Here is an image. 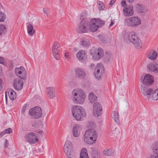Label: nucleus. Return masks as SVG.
Returning a JSON list of instances; mask_svg holds the SVG:
<instances>
[{
  "label": "nucleus",
  "mask_w": 158,
  "mask_h": 158,
  "mask_svg": "<svg viewBox=\"0 0 158 158\" xmlns=\"http://www.w3.org/2000/svg\"><path fill=\"white\" fill-rule=\"evenodd\" d=\"M124 38L125 40L132 43L136 48L139 49L142 47L141 41L135 31L130 32L124 36Z\"/></svg>",
  "instance_id": "1"
},
{
  "label": "nucleus",
  "mask_w": 158,
  "mask_h": 158,
  "mask_svg": "<svg viewBox=\"0 0 158 158\" xmlns=\"http://www.w3.org/2000/svg\"><path fill=\"white\" fill-rule=\"evenodd\" d=\"M76 29L79 33L87 32L89 30V20H81L78 24Z\"/></svg>",
  "instance_id": "7"
},
{
  "label": "nucleus",
  "mask_w": 158,
  "mask_h": 158,
  "mask_svg": "<svg viewBox=\"0 0 158 158\" xmlns=\"http://www.w3.org/2000/svg\"><path fill=\"white\" fill-rule=\"evenodd\" d=\"M141 80L143 84L149 85L152 84L154 82L153 77L149 74H147L144 77H141Z\"/></svg>",
  "instance_id": "15"
},
{
  "label": "nucleus",
  "mask_w": 158,
  "mask_h": 158,
  "mask_svg": "<svg viewBox=\"0 0 158 158\" xmlns=\"http://www.w3.org/2000/svg\"><path fill=\"white\" fill-rule=\"evenodd\" d=\"M104 66L102 63H98L96 66L95 71L94 74L95 77L99 79L101 77V75L104 73Z\"/></svg>",
  "instance_id": "13"
},
{
  "label": "nucleus",
  "mask_w": 158,
  "mask_h": 158,
  "mask_svg": "<svg viewBox=\"0 0 158 158\" xmlns=\"http://www.w3.org/2000/svg\"><path fill=\"white\" fill-rule=\"evenodd\" d=\"M16 97V92L13 90H10V100H13Z\"/></svg>",
  "instance_id": "37"
},
{
  "label": "nucleus",
  "mask_w": 158,
  "mask_h": 158,
  "mask_svg": "<svg viewBox=\"0 0 158 158\" xmlns=\"http://www.w3.org/2000/svg\"><path fill=\"white\" fill-rule=\"evenodd\" d=\"M91 154L94 158H97L98 156V151L95 148L91 149Z\"/></svg>",
  "instance_id": "35"
},
{
  "label": "nucleus",
  "mask_w": 158,
  "mask_h": 158,
  "mask_svg": "<svg viewBox=\"0 0 158 158\" xmlns=\"http://www.w3.org/2000/svg\"><path fill=\"white\" fill-rule=\"evenodd\" d=\"M46 91L48 95V97L50 99H52L56 97L55 91L54 87H50L47 88Z\"/></svg>",
  "instance_id": "25"
},
{
  "label": "nucleus",
  "mask_w": 158,
  "mask_h": 158,
  "mask_svg": "<svg viewBox=\"0 0 158 158\" xmlns=\"http://www.w3.org/2000/svg\"><path fill=\"white\" fill-rule=\"evenodd\" d=\"M29 113L30 115L33 118L36 119L41 117L43 114L41 108L38 106L30 109Z\"/></svg>",
  "instance_id": "10"
},
{
  "label": "nucleus",
  "mask_w": 158,
  "mask_h": 158,
  "mask_svg": "<svg viewBox=\"0 0 158 158\" xmlns=\"http://www.w3.org/2000/svg\"><path fill=\"white\" fill-rule=\"evenodd\" d=\"M27 104H25L24 105L23 107L21 112L23 114H24L25 111L27 110Z\"/></svg>",
  "instance_id": "45"
},
{
  "label": "nucleus",
  "mask_w": 158,
  "mask_h": 158,
  "mask_svg": "<svg viewBox=\"0 0 158 158\" xmlns=\"http://www.w3.org/2000/svg\"><path fill=\"white\" fill-rule=\"evenodd\" d=\"M89 124L90 126L92 128L94 127H95V124L93 122H89Z\"/></svg>",
  "instance_id": "47"
},
{
  "label": "nucleus",
  "mask_w": 158,
  "mask_h": 158,
  "mask_svg": "<svg viewBox=\"0 0 158 158\" xmlns=\"http://www.w3.org/2000/svg\"><path fill=\"white\" fill-rule=\"evenodd\" d=\"M90 53L92 55L93 59L95 60H99L103 55L102 50L100 48H98V49L95 48H92L90 51Z\"/></svg>",
  "instance_id": "8"
},
{
  "label": "nucleus",
  "mask_w": 158,
  "mask_h": 158,
  "mask_svg": "<svg viewBox=\"0 0 158 158\" xmlns=\"http://www.w3.org/2000/svg\"><path fill=\"white\" fill-rule=\"evenodd\" d=\"M114 24V21H113L111 20V23H110V25L109 26V27H110L112 26Z\"/></svg>",
  "instance_id": "53"
},
{
  "label": "nucleus",
  "mask_w": 158,
  "mask_h": 158,
  "mask_svg": "<svg viewBox=\"0 0 158 158\" xmlns=\"http://www.w3.org/2000/svg\"><path fill=\"white\" fill-rule=\"evenodd\" d=\"M6 18V15L0 11V22H3Z\"/></svg>",
  "instance_id": "41"
},
{
  "label": "nucleus",
  "mask_w": 158,
  "mask_h": 158,
  "mask_svg": "<svg viewBox=\"0 0 158 158\" xmlns=\"http://www.w3.org/2000/svg\"><path fill=\"white\" fill-rule=\"evenodd\" d=\"M87 16V14L85 12H83L81 13L80 15V19L81 20H88L86 19V17Z\"/></svg>",
  "instance_id": "39"
},
{
  "label": "nucleus",
  "mask_w": 158,
  "mask_h": 158,
  "mask_svg": "<svg viewBox=\"0 0 158 158\" xmlns=\"http://www.w3.org/2000/svg\"><path fill=\"white\" fill-rule=\"evenodd\" d=\"M86 52L84 50H80L76 54V56L78 59L82 61L87 59Z\"/></svg>",
  "instance_id": "19"
},
{
  "label": "nucleus",
  "mask_w": 158,
  "mask_h": 158,
  "mask_svg": "<svg viewBox=\"0 0 158 158\" xmlns=\"http://www.w3.org/2000/svg\"><path fill=\"white\" fill-rule=\"evenodd\" d=\"M105 40H105V38H104V37L103 38V39H101V41L102 42H103V43H104V42H105Z\"/></svg>",
  "instance_id": "54"
},
{
  "label": "nucleus",
  "mask_w": 158,
  "mask_h": 158,
  "mask_svg": "<svg viewBox=\"0 0 158 158\" xmlns=\"http://www.w3.org/2000/svg\"><path fill=\"white\" fill-rule=\"evenodd\" d=\"M126 3L125 0H123L121 2V5L122 6H124L126 5Z\"/></svg>",
  "instance_id": "50"
},
{
  "label": "nucleus",
  "mask_w": 158,
  "mask_h": 158,
  "mask_svg": "<svg viewBox=\"0 0 158 158\" xmlns=\"http://www.w3.org/2000/svg\"><path fill=\"white\" fill-rule=\"evenodd\" d=\"M102 111V107L101 104L98 102H95L93 105V115L95 117H98L101 115Z\"/></svg>",
  "instance_id": "12"
},
{
  "label": "nucleus",
  "mask_w": 158,
  "mask_h": 158,
  "mask_svg": "<svg viewBox=\"0 0 158 158\" xmlns=\"http://www.w3.org/2000/svg\"><path fill=\"white\" fill-rule=\"evenodd\" d=\"M26 140L31 144H35L39 141L38 135L36 133L30 132L24 136Z\"/></svg>",
  "instance_id": "9"
},
{
  "label": "nucleus",
  "mask_w": 158,
  "mask_h": 158,
  "mask_svg": "<svg viewBox=\"0 0 158 158\" xmlns=\"http://www.w3.org/2000/svg\"><path fill=\"white\" fill-rule=\"evenodd\" d=\"M15 72L16 75L20 78L23 80L27 79V72L23 66L19 68H16L15 69Z\"/></svg>",
  "instance_id": "11"
},
{
  "label": "nucleus",
  "mask_w": 158,
  "mask_h": 158,
  "mask_svg": "<svg viewBox=\"0 0 158 158\" xmlns=\"http://www.w3.org/2000/svg\"><path fill=\"white\" fill-rule=\"evenodd\" d=\"M152 99L154 100L158 99V89L155 90L152 94Z\"/></svg>",
  "instance_id": "34"
},
{
  "label": "nucleus",
  "mask_w": 158,
  "mask_h": 158,
  "mask_svg": "<svg viewBox=\"0 0 158 158\" xmlns=\"http://www.w3.org/2000/svg\"><path fill=\"white\" fill-rule=\"evenodd\" d=\"M91 66V67H93V68H94V64H92L90 65Z\"/></svg>",
  "instance_id": "55"
},
{
  "label": "nucleus",
  "mask_w": 158,
  "mask_h": 158,
  "mask_svg": "<svg viewBox=\"0 0 158 158\" xmlns=\"http://www.w3.org/2000/svg\"><path fill=\"white\" fill-rule=\"evenodd\" d=\"M72 94L73 97V100L75 103L81 104L84 103L86 96L82 90L78 89H74Z\"/></svg>",
  "instance_id": "2"
},
{
  "label": "nucleus",
  "mask_w": 158,
  "mask_h": 158,
  "mask_svg": "<svg viewBox=\"0 0 158 158\" xmlns=\"http://www.w3.org/2000/svg\"><path fill=\"white\" fill-rule=\"evenodd\" d=\"M5 93V98H6V104H7V92H6Z\"/></svg>",
  "instance_id": "51"
},
{
  "label": "nucleus",
  "mask_w": 158,
  "mask_h": 158,
  "mask_svg": "<svg viewBox=\"0 0 158 158\" xmlns=\"http://www.w3.org/2000/svg\"><path fill=\"white\" fill-rule=\"evenodd\" d=\"M72 112L73 116L77 121L81 120L86 116L84 110L80 106H73Z\"/></svg>",
  "instance_id": "3"
},
{
  "label": "nucleus",
  "mask_w": 158,
  "mask_h": 158,
  "mask_svg": "<svg viewBox=\"0 0 158 158\" xmlns=\"http://www.w3.org/2000/svg\"><path fill=\"white\" fill-rule=\"evenodd\" d=\"M26 27L28 34L30 36H33L35 33V31L33 29V23L29 22L27 23Z\"/></svg>",
  "instance_id": "26"
},
{
  "label": "nucleus",
  "mask_w": 158,
  "mask_h": 158,
  "mask_svg": "<svg viewBox=\"0 0 158 158\" xmlns=\"http://www.w3.org/2000/svg\"><path fill=\"white\" fill-rule=\"evenodd\" d=\"M43 125L41 123H38L37 122H34L32 124V126L35 128H39L41 127H43Z\"/></svg>",
  "instance_id": "38"
},
{
  "label": "nucleus",
  "mask_w": 158,
  "mask_h": 158,
  "mask_svg": "<svg viewBox=\"0 0 158 158\" xmlns=\"http://www.w3.org/2000/svg\"><path fill=\"white\" fill-rule=\"evenodd\" d=\"M124 15L127 16H132L134 13L133 7L131 5H130L127 7H124L123 9Z\"/></svg>",
  "instance_id": "22"
},
{
  "label": "nucleus",
  "mask_w": 158,
  "mask_h": 158,
  "mask_svg": "<svg viewBox=\"0 0 158 158\" xmlns=\"http://www.w3.org/2000/svg\"><path fill=\"white\" fill-rule=\"evenodd\" d=\"M6 31V26L3 24H0V35L5 33Z\"/></svg>",
  "instance_id": "36"
},
{
  "label": "nucleus",
  "mask_w": 158,
  "mask_h": 158,
  "mask_svg": "<svg viewBox=\"0 0 158 158\" xmlns=\"http://www.w3.org/2000/svg\"><path fill=\"white\" fill-rule=\"evenodd\" d=\"M97 137L96 131L90 129L86 131L84 136V141L86 144H91L96 141Z\"/></svg>",
  "instance_id": "4"
},
{
  "label": "nucleus",
  "mask_w": 158,
  "mask_h": 158,
  "mask_svg": "<svg viewBox=\"0 0 158 158\" xmlns=\"http://www.w3.org/2000/svg\"><path fill=\"white\" fill-rule=\"evenodd\" d=\"M147 69L149 72L158 73V64L151 63L147 65Z\"/></svg>",
  "instance_id": "20"
},
{
  "label": "nucleus",
  "mask_w": 158,
  "mask_h": 158,
  "mask_svg": "<svg viewBox=\"0 0 158 158\" xmlns=\"http://www.w3.org/2000/svg\"><path fill=\"white\" fill-rule=\"evenodd\" d=\"M59 43L57 42H54L52 46V54L54 57L57 60L59 59V55L57 49L60 48Z\"/></svg>",
  "instance_id": "18"
},
{
  "label": "nucleus",
  "mask_w": 158,
  "mask_h": 158,
  "mask_svg": "<svg viewBox=\"0 0 158 158\" xmlns=\"http://www.w3.org/2000/svg\"><path fill=\"white\" fill-rule=\"evenodd\" d=\"M90 44V42L89 40L86 38H83L81 39L80 44L83 47H88Z\"/></svg>",
  "instance_id": "28"
},
{
  "label": "nucleus",
  "mask_w": 158,
  "mask_h": 158,
  "mask_svg": "<svg viewBox=\"0 0 158 158\" xmlns=\"http://www.w3.org/2000/svg\"><path fill=\"white\" fill-rule=\"evenodd\" d=\"M104 24L103 20L99 19H93L89 21V30L92 32L97 31L99 27H102Z\"/></svg>",
  "instance_id": "6"
},
{
  "label": "nucleus",
  "mask_w": 158,
  "mask_h": 158,
  "mask_svg": "<svg viewBox=\"0 0 158 158\" xmlns=\"http://www.w3.org/2000/svg\"><path fill=\"white\" fill-rule=\"evenodd\" d=\"M10 133H12V130L10 128Z\"/></svg>",
  "instance_id": "59"
},
{
  "label": "nucleus",
  "mask_w": 158,
  "mask_h": 158,
  "mask_svg": "<svg viewBox=\"0 0 158 158\" xmlns=\"http://www.w3.org/2000/svg\"><path fill=\"white\" fill-rule=\"evenodd\" d=\"M43 11L45 14L48 15V9L46 8H44L43 9Z\"/></svg>",
  "instance_id": "48"
},
{
  "label": "nucleus",
  "mask_w": 158,
  "mask_h": 158,
  "mask_svg": "<svg viewBox=\"0 0 158 158\" xmlns=\"http://www.w3.org/2000/svg\"><path fill=\"white\" fill-rule=\"evenodd\" d=\"M13 64L12 63L10 64V67H11L12 68H13Z\"/></svg>",
  "instance_id": "56"
},
{
  "label": "nucleus",
  "mask_w": 158,
  "mask_h": 158,
  "mask_svg": "<svg viewBox=\"0 0 158 158\" xmlns=\"http://www.w3.org/2000/svg\"><path fill=\"white\" fill-rule=\"evenodd\" d=\"M0 63L4 65H6L7 64L4 58L1 56H0Z\"/></svg>",
  "instance_id": "43"
},
{
  "label": "nucleus",
  "mask_w": 158,
  "mask_h": 158,
  "mask_svg": "<svg viewBox=\"0 0 158 158\" xmlns=\"http://www.w3.org/2000/svg\"><path fill=\"white\" fill-rule=\"evenodd\" d=\"M97 97L92 93H90L89 95V99L91 103L94 102L96 100Z\"/></svg>",
  "instance_id": "33"
},
{
  "label": "nucleus",
  "mask_w": 158,
  "mask_h": 158,
  "mask_svg": "<svg viewBox=\"0 0 158 158\" xmlns=\"http://www.w3.org/2000/svg\"><path fill=\"white\" fill-rule=\"evenodd\" d=\"M135 9L138 13H144L147 11L146 8L141 4H137L135 6Z\"/></svg>",
  "instance_id": "27"
},
{
  "label": "nucleus",
  "mask_w": 158,
  "mask_h": 158,
  "mask_svg": "<svg viewBox=\"0 0 158 158\" xmlns=\"http://www.w3.org/2000/svg\"><path fill=\"white\" fill-rule=\"evenodd\" d=\"M141 23V20L137 16H132L126 18L124 20V24L126 26L133 27H136Z\"/></svg>",
  "instance_id": "5"
},
{
  "label": "nucleus",
  "mask_w": 158,
  "mask_h": 158,
  "mask_svg": "<svg viewBox=\"0 0 158 158\" xmlns=\"http://www.w3.org/2000/svg\"><path fill=\"white\" fill-rule=\"evenodd\" d=\"M35 132L40 135H42L44 133L42 130H38L37 129L35 130Z\"/></svg>",
  "instance_id": "46"
},
{
  "label": "nucleus",
  "mask_w": 158,
  "mask_h": 158,
  "mask_svg": "<svg viewBox=\"0 0 158 158\" xmlns=\"http://www.w3.org/2000/svg\"><path fill=\"white\" fill-rule=\"evenodd\" d=\"M72 144L69 140L67 141L64 147V150L67 156H70L71 154V149Z\"/></svg>",
  "instance_id": "17"
},
{
  "label": "nucleus",
  "mask_w": 158,
  "mask_h": 158,
  "mask_svg": "<svg viewBox=\"0 0 158 158\" xmlns=\"http://www.w3.org/2000/svg\"><path fill=\"white\" fill-rule=\"evenodd\" d=\"M87 151V150L86 148H82L81 149L79 158H89Z\"/></svg>",
  "instance_id": "31"
},
{
  "label": "nucleus",
  "mask_w": 158,
  "mask_h": 158,
  "mask_svg": "<svg viewBox=\"0 0 158 158\" xmlns=\"http://www.w3.org/2000/svg\"><path fill=\"white\" fill-rule=\"evenodd\" d=\"M103 153L106 156H112L114 154V151L112 149H106L103 151Z\"/></svg>",
  "instance_id": "30"
},
{
  "label": "nucleus",
  "mask_w": 158,
  "mask_h": 158,
  "mask_svg": "<svg viewBox=\"0 0 158 158\" xmlns=\"http://www.w3.org/2000/svg\"><path fill=\"white\" fill-rule=\"evenodd\" d=\"M10 133V128H9L6 130L0 133V137H1L4 135L6 134H8Z\"/></svg>",
  "instance_id": "40"
},
{
  "label": "nucleus",
  "mask_w": 158,
  "mask_h": 158,
  "mask_svg": "<svg viewBox=\"0 0 158 158\" xmlns=\"http://www.w3.org/2000/svg\"><path fill=\"white\" fill-rule=\"evenodd\" d=\"M75 74L76 77L80 79L84 78L86 75L84 71L80 68L75 69Z\"/></svg>",
  "instance_id": "21"
},
{
  "label": "nucleus",
  "mask_w": 158,
  "mask_h": 158,
  "mask_svg": "<svg viewBox=\"0 0 158 158\" xmlns=\"http://www.w3.org/2000/svg\"><path fill=\"white\" fill-rule=\"evenodd\" d=\"M157 56V52L155 51H152L149 53L147 55L148 57L152 60H155L156 59Z\"/></svg>",
  "instance_id": "29"
},
{
  "label": "nucleus",
  "mask_w": 158,
  "mask_h": 158,
  "mask_svg": "<svg viewBox=\"0 0 158 158\" xmlns=\"http://www.w3.org/2000/svg\"><path fill=\"white\" fill-rule=\"evenodd\" d=\"M98 8L100 10H103L105 8V6L102 2H100L98 4Z\"/></svg>",
  "instance_id": "42"
},
{
  "label": "nucleus",
  "mask_w": 158,
  "mask_h": 158,
  "mask_svg": "<svg viewBox=\"0 0 158 158\" xmlns=\"http://www.w3.org/2000/svg\"><path fill=\"white\" fill-rule=\"evenodd\" d=\"M115 1L114 0H111L110 3V5H113L115 3Z\"/></svg>",
  "instance_id": "52"
},
{
  "label": "nucleus",
  "mask_w": 158,
  "mask_h": 158,
  "mask_svg": "<svg viewBox=\"0 0 158 158\" xmlns=\"http://www.w3.org/2000/svg\"><path fill=\"white\" fill-rule=\"evenodd\" d=\"M23 81L18 78L14 79L12 83L14 88L18 91L20 90L23 89Z\"/></svg>",
  "instance_id": "16"
},
{
  "label": "nucleus",
  "mask_w": 158,
  "mask_h": 158,
  "mask_svg": "<svg viewBox=\"0 0 158 158\" xmlns=\"http://www.w3.org/2000/svg\"><path fill=\"white\" fill-rule=\"evenodd\" d=\"M68 158H71L70 156H67Z\"/></svg>",
  "instance_id": "57"
},
{
  "label": "nucleus",
  "mask_w": 158,
  "mask_h": 158,
  "mask_svg": "<svg viewBox=\"0 0 158 158\" xmlns=\"http://www.w3.org/2000/svg\"><path fill=\"white\" fill-rule=\"evenodd\" d=\"M152 148L154 154L151 156V158H158V142H154Z\"/></svg>",
  "instance_id": "23"
},
{
  "label": "nucleus",
  "mask_w": 158,
  "mask_h": 158,
  "mask_svg": "<svg viewBox=\"0 0 158 158\" xmlns=\"http://www.w3.org/2000/svg\"><path fill=\"white\" fill-rule=\"evenodd\" d=\"M80 126L79 125L76 124L74 126L73 130V135L75 137H78L80 133Z\"/></svg>",
  "instance_id": "24"
},
{
  "label": "nucleus",
  "mask_w": 158,
  "mask_h": 158,
  "mask_svg": "<svg viewBox=\"0 0 158 158\" xmlns=\"http://www.w3.org/2000/svg\"><path fill=\"white\" fill-rule=\"evenodd\" d=\"M64 56L66 59L68 60H69L70 59V53L68 52H66L65 53Z\"/></svg>",
  "instance_id": "44"
},
{
  "label": "nucleus",
  "mask_w": 158,
  "mask_h": 158,
  "mask_svg": "<svg viewBox=\"0 0 158 158\" xmlns=\"http://www.w3.org/2000/svg\"><path fill=\"white\" fill-rule=\"evenodd\" d=\"M112 117L117 123H119V116L118 112L115 111H113L112 113Z\"/></svg>",
  "instance_id": "32"
},
{
  "label": "nucleus",
  "mask_w": 158,
  "mask_h": 158,
  "mask_svg": "<svg viewBox=\"0 0 158 158\" xmlns=\"http://www.w3.org/2000/svg\"><path fill=\"white\" fill-rule=\"evenodd\" d=\"M2 80L1 79H0V83H1L2 82Z\"/></svg>",
  "instance_id": "58"
},
{
  "label": "nucleus",
  "mask_w": 158,
  "mask_h": 158,
  "mask_svg": "<svg viewBox=\"0 0 158 158\" xmlns=\"http://www.w3.org/2000/svg\"><path fill=\"white\" fill-rule=\"evenodd\" d=\"M152 88H148L144 85H142L141 87V91L142 94L144 95L146 99L148 100L151 98V94L153 91Z\"/></svg>",
  "instance_id": "14"
},
{
  "label": "nucleus",
  "mask_w": 158,
  "mask_h": 158,
  "mask_svg": "<svg viewBox=\"0 0 158 158\" xmlns=\"http://www.w3.org/2000/svg\"><path fill=\"white\" fill-rule=\"evenodd\" d=\"M8 93L9 96L10 97V95H9V92H8Z\"/></svg>",
  "instance_id": "60"
},
{
  "label": "nucleus",
  "mask_w": 158,
  "mask_h": 158,
  "mask_svg": "<svg viewBox=\"0 0 158 158\" xmlns=\"http://www.w3.org/2000/svg\"><path fill=\"white\" fill-rule=\"evenodd\" d=\"M7 139H5V141L4 144V147L5 148H6L8 147V142H7Z\"/></svg>",
  "instance_id": "49"
}]
</instances>
